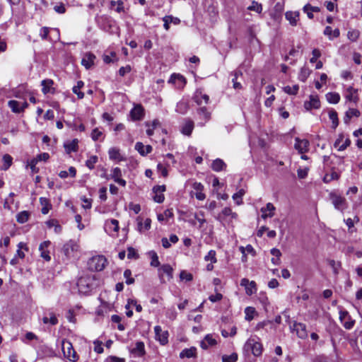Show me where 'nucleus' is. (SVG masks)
<instances>
[{"mask_svg":"<svg viewBox=\"0 0 362 362\" xmlns=\"http://www.w3.org/2000/svg\"><path fill=\"white\" fill-rule=\"evenodd\" d=\"M293 330L296 332L298 337L300 339H305L308 337L306 325L301 322H294Z\"/></svg>","mask_w":362,"mask_h":362,"instance_id":"17","label":"nucleus"},{"mask_svg":"<svg viewBox=\"0 0 362 362\" xmlns=\"http://www.w3.org/2000/svg\"><path fill=\"white\" fill-rule=\"evenodd\" d=\"M276 208L272 203H267L265 207H262L260 211L262 212V218L266 219L268 217L272 218L274 215Z\"/></svg>","mask_w":362,"mask_h":362,"instance_id":"21","label":"nucleus"},{"mask_svg":"<svg viewBox=\"0 0 362 362\" xmlns=\"http://www.w3.org/2000/svg\"><path fill=\"white\" fill-rule=\"evenodd\" d=\"M98 156H92L88 159L86 162V165L90 170L93 169L95 167V164L98 162Z\"/></svg>","mask_w":362,"mask_h":362,"instance_id":"57","label":"nucleus"},{"mask_svg":"<svg viewBox=\"0 0 362 362\" xmlns=\"http://www.w3.org/2000/svg\"><path fill=\"white\" fill-rule=\"evenodd\" d=\"M99 286V280L95 274H87L81 276L77 281L80 293L88 295Z\"/></svg>","mask_w":362,"mask_h":362,"instance_id":"1","label":"nucleus"},{"mask_svg":"<svg viewBox=\"0 0 362 362\" xmlns=\"http://www.w3.org/2000/svg\"><path fill=\"white\" fill-rule=\"evenodd\" d=\"M51 243L49 240L44 241L40 245L39 250L40 251V256L46 261H49L51 257L49 256V252L47 250L50 245Z\"/></svg>","mask_w":362,"mask_h":362,"instance_id":"25","label":"nucleus"},{"mask_svg":"<svg viewBox=\"0 0 362 362\" xmlns=\"http://www.w3.org/2000/svg\"><path fill=\"white\" fill-rule=\"evenodd\" d=\"M83 86L84 83L82 81H78L77 84L72 88L73 92L77 95L78 99H82L84 97V93L80 91V89L82 88Z\"/></svg>","mask_w":362,"mask_h":362,"instance_id":"44","label":"nucleus"},{"mask_svg":"<svg viewBox=\"0 0 362 362\" xmlns=\"http://www.w3.org/2000/svg\"><path fill=\"white\" fill-rule=\"evenodd\" d=\"M329 197L336 209L343 211L347 208V202L344 197L334 193H330Z\"/></svg>","mask_w":362,"mask_h":362,"instance_id":"7","label":"nucleus"},{"mask_svg":"<svg viewBox=\"0 0 362 362\" xmlns=\"http://www.w3.org/2000/svg\"><path fill=\"white\" fill-rule=\"evenodd\" d=\"M110 159L114 160H122L123 158L120 154L119 149L117 148H111L108 151Z\"/></svg>","mask_w":362,"mask_h":362,"instance_id":"39","label":"nucleus"},{"mask_svg":"<svg viewBox=\"0 0 362 362\" xmlns=\"http://www.w3.org/2000/svg\"><path fill=\"white\" fill-rule=\"evenodd\" d=\"M62 346L64 357L72 362H76L78 361V356L74 349L72 344L69 340L63 339Z\"/></svg>","mask_w":362,"mask_h":362,"instance_id":"4","label":"nucleus"},{"mask_svg":"<svg viewBox=\"0 0 362 362\" xmlns=\"http://www.w3.org/2000/svg\"><path fill=\"white\" fill-rule=\"evenodd\" d=\"M164 22L163 27L166 30L170 28V24L178 25L180 23V20L178 18L173 17L172 16H165L163 18Z\"/></svg>","mask_w":362,"mask_h":362,"instance_id":"31","label":"nucleus"},{"mask_svg":"<svg viewBox=\"0 0 362 362\" xmlns=\"http://www.w3.org/2000/svg\"><path fill=\"white\" fill-rule=\"evenodd\" d=\"M240 250L243 253V257H245L246 253L251 254L252 256L256 255V252L251 245H247L245 247H240Z\"/></svg>","mask_w":362,"mask_h":362,"instance_id":"51","label":"nucleus"},{"mask_svg":"<svg viewBox=\"0 0 362 362\" xmlns=\"http://www.w3.org/2000/svg\"><path fill=\"white\" fill-rule=\"evenodd\" d=\"M347 37L350 40L355 42L359 37V31L357 30H349L347 33Z\"/></svg>","mask_w":362,"mask_h":362,"instance_id":"61","label":"nucleus"},{"mask_svg":"<svg viewBox=\"0 0 362 362\" xmlns=\"http://www.w3.org/2000/svg\"><path fill=\"white\" fill-rule=\"evenodd\" d=\"M310 69L306 66H303L300 69L299 78L301 81H305L310 75Z\"/></svg>","mask_w":362,"mask_h":362,"instance_id":"58","label":"nucleus"},{"mask_svg":"<svg viewBox=\"0 0 362 362\" xmlns=\"http://www.w3.org/2000/svg\"><path fill=\"white\" fill-rule=\"evenodd\" d=\"M40 203L42 206V210H41L42 214H48L49 211L50 210V209L52 207L49 199L45 197H40Z\"/></svg>","mask_w":362,"mask_h":362,"instance_id":"41","label":"nucleus"},{"mask_svg":"<svg viewBox=\"0 0 362 362\" xmlns=\"http://www.w3.org/2000/svg\"><path fill=\"white\" fill-rule=\"evenodd\" d=\"M30 215L29 211H23L17 214L16 220L19 223H24L28 221Z\"/></svg>","mask_w":362,"mask_h":362,"instance_id":"45","label":"nucleus"},{"mask_svg":"<svg viewBox=\"0 0 362 362\" xmlns=\"http://www.w3.org/2000/svg\"><path fill=\"white\" fill-rule=\"evenodd\" d=\"M46 224L48 228H54V231L57 234L60 233L62 230V226L59 224L56 219L49 220L46 222Z\"/></svg>","mask_w":362,"mask_h":362,"instance_id":"42","label":"nucleus"},{"mask_svg":"<svg viewBox=\"0 0 362 362\" xmlns=\"http://www.w3.org/2000/svg\"><path fill=\"white\" fill-rule=\"evenodd\" d=\"M329 117L332 122L333 128H336L339 124L337 112L333 110H330L329 112Z\"/></svg>","mask_w":362,"mask_h":362,"instance_id":"52","label":"nucleus"},{"mask_svg":"<svg viewBox=\"0 0 362 362\" xmlns=\"http://www.w3.org/2000/svg\"><path fill=\"white\" fill-rule=\"evenodd\" d=\"M78 245L74 240H69L63 247V252L67 257L73 256L74 252L78 250Z\"/></svg>","mask_w":362,"mask_h":362,"instance_id":"13","label":"nucleus"},{"mask_svg":"<svg viewBox=\"0 0 362 362\" xmlns=\"http://www.w3.org/2000/svg\"><path fill=\"white\" fill-rule=\"evenodd\" d=\"M243 351L247 353L251 352L256 357L260 356L263 351L260 339L255 335L250 337L245 343Z\"/></svg>","mask_w":362,"mask_h":362,"instance_id":"2","label":"nucleus"},{"mask_svg":"<svg viewBox=\"0 0 362 362\" xmlns=\"http://www.w3.org/2000/svg\"><path fill=\"white\" fill-rule=\"evenodd\" d=\"M217 343L216 340L213 338L211 334H207L201 341L200 346L203 349H207L209 346H214Z\"/></svg>","mask_w":362,"mask_h":362,"instance_id":"28","label":"nucleus"},{"mask_svg":"<svg viewBox=\"0 0 362 362\" xmlns=\"http://www.w3.org/2000/svg\"><path fill=\"white\" fill-rule=\"evenodd\" d=\"M135 149L141 155V156H146L148 153H150L153 148L150 145L144 146L141 142H137L135 144Z\"/></svg>","mask_w":362,"mask_h":362,"instance_id":"30","label":"nucleus"},{"mask_svg":"<svg viewBox=\"0 0 362 362\" xmlns=\"http://www.w3.org/2000/svg\"><path fill=\"white\" fill-rule=\"evenodd\" d=\"M320 107V102L317 95H311L310 100L304 103V107L307 110L312 109H318Z\"/></svg>","mask_w":362,"mask_h":362,"instance_id":"15","label":"nucleus"},{"mask_svg":"<svg viewBox=\"0 0 362 362\" xmlns=\"http://www.w3.org/2000/svg\"><path fill=\"white\" fill-rule=\"evenodd\" d=\"M173 269L170 264H163L158 269V276L161 283L170 281L173 276Z\"/></svg>","mask_w":362,"mask_h":362,"instance_id":"6","label":"nucleus"},{"mask_svg":"<svg viewBox=\"0 0 362 362\" xmlns=\"http://www.w3.org/2000/svg\"><path fill=\"white\" fill-rule=\"evenodd\" d=\"M96 22L98 26L105 32L112 33L114 32L115 21L107 16H100L96 17Z\"/></svg>","mask_w":362,"mask_h":362,"instance_id":"5","label":"nucleus"},{"mask_svg":"<svg viewBox=\"0 0 362 362\" xmlns=\"http://www.w3.org/2000/svg\"><path fill=\"white\" fill-rule=\"evenodd\" d=\"M110 5L111 8L114 9L117 13H122L124 11V4L122 1H111Z\"/></svg>","mask_w":362,"mask_h":362,"instance_id":"46","label":"nucleus"},{"mask_svg":"<svg viewBox=\"0 0 362 362\" xmlns=\"http://www.w3.org/2000/svg\"><path fill=\"white\" fill-rule=\"evenodd\" d=\"M132 354L136 356H142L145 354L144 344L142 341H137L135 344V347L131 351Z\"/></svg>","mask_w":362,"mask_h":362,"instance_id":"32","label":"nucleus"},{"mask_svg":"<svg viewBox=\"0 0 362 362\" xmlns=\"http://www.w3.org/2000/svg\"><path fill=\"white\" fill-rule=\"evenodd\" d=\"M3 165L1 169L2 170H7L13 163V158L9 154H5L2 158Z\"/></svg>","mask_w":362,"mask_h":362,"instance_id":"43","label":"nucleus"},{"mask_svg":"<svg viewBox=\"0 0 362 362\" xmlns=\"http://www.w3.org/2000/svg\"><path fill=\"white\" fill-rule=\"evenodd\" d=\"M8 106L13 112L21 113L28 107V103L26 101L21 103L15 100H11L8 102Z\"/></svg>","mask_w":362,"mask_h":362,"instance_id":"9","label":"nucleus"},{"mask_svg":"<svg viewBox=\"0 0 362 362\" xmlns=\"http://www.w3.org/2000/svg\"><path fill=\"white\" fill-rule=\"evenodd\" d=\"M359 111L356 109H349L346 112V115L344 118V122L345 123H349L350 119L355 116V117H358L359 116Z\"/></svg>","mask_w":362,"mask_h":362,"instance_id":"48","label":"nucleus"},{"mask_svg":"<svg viewBox=\"0 0 362 362\" xmlns=\"http://www.w3.org/2000/svg\"><path fill=\"white\" fill-rule=\"evenodd\" d=\"M177 81L180 83L179 86H183L186 83V80L184 76L175 74L170 76L168 83H175Z\"/></svg>","mask_w":362,"mask_h":362,"instance_id":"40","label":"nucleus"},{"mask_svg":"<svg viewBox=\"0 0 362 362\" xmlns=\"http://www.w3.org/2000/svg\"><path fill=\"white\" fill-rule=\"evenodd\" d=\"M42 322L44 324H51L55 325L58 323V319L53 312H49L48 316H44L42 317Z\"/></svg>","mask_w":362,"mask_h":362,"instance_id":"35","label":"nucleus"},{"mask_svg":"<svg viewBox=\"0 0 362 362\" xmlns=\"http://www.w3.org/2000/svg\"><path fill=\"white\" fill-rule=\"evenodd\" d=\"M326 98L329 103L337 104L339 102L340 95L337 93H328L326 94Z\"/></svg>","mask_w":362,"mask_h":362,"instance_id":"47","label":"nucleus"},{"mask_svg":"<svg viewBox=\"0 0 362 362\" xmlns=\"http://www.w3.org/2000/svg\"><path fill=\"white\" fill-rule=\"evenodd\" d=\"M111 178L114 180L118 185L124 187L126 185V181L122 178V170L119 168H115L112 170Z\"/></svg>","mask_w":362,"mask_h":362,"instance_id":"18","label":"nucleus"},{"mask_svg":"<svg viewBox=\"0 0 362 362\" xmlns=\"http://www.w3.org/2000/svg\"><path fill=\"white\" fill-rule=\"evenodd\" d=\"M137 228L139 232L148 230L151 228V220L150 218H146L143 223V218L138 216L136 218Z\"/></svg>","mask_w":362,"mask_h":362,"instance_id":"22","label":"nucleus"},{"mask_svg":"<svg viewBox=\"0 0 362 362\" xmlns=\"http://www.w3.org/2000/svg\"><path fill=\"white\" fill-rule=\"evenodd\" d=\"M194 122L189 118H186L184 119L182 125L181 132L185 135L190 136L194 129Z\"/></svg>","mask_w":362,"mask_h":362,"instance_id":"19","label":"nucleus"},{"mask_svg":"<svg viewBox=\"0 0 362 362\" xmlns=\"http://www.w3.org/2000/svg\"><path fill=\"white\" fill-rule=\"evenodd\" d=\"M105 362H125V359L115 356H110L106 358Z\"/></svg>","mask_w":362,"mask_h":362,"instance_id":"64","label":"nucleus"},{"mask_svg":"<svg viewBox=\"0 0 362 362\" xmlns=\"http://www.w3.org/2000/svg\"><path fill=\"white\" fill-rule=\"evenodd\" d=\"M197 356V349L195 347H191L189 349H185L180 354L181 358H195Z\"/></svg>","mask_w":362,"mask_h":362,"instance_id":"33","label":"nucleus"},{"mask_svg":"<svg viewBox=\"0 0 362 362\" xmlns=\"http://www.w3.org/2000/svg\"><path fill=\"white\" fill-rule=\"evenodd\" d=\"M205 261H210L211 263H216L217 259L216 257V251L211 250L208 254L204 257Z\"/></svg>","mask_w":362,"mask_h":362,"instance_id":"60","label":"nucleus"},{"mask_svg":"<svg viewBox=\"0 0 362 362\" xmlns=\"http://www.w3.org/2000/svg\"><path fill=\"white\" fill-rule=\"evenodd\" d=\"M154 332L156 334V339L160 342L161 345H165L168 342V332L163 331L161 327L158 325L154 327Z\"/></svg>","mask_w":362,"mask_h":362,"instance_id":"10","label":"nucleus"},{"mask_svg":"<svg viewBox=\"0 0 362 362\" xmlns=\"http://www.w3.org/2000/svg\"><path fill=\"white\" fill-rule=\"evenodd\" d=\"M119 222L116 219H110L105 221V229L110 235L117 233L119 231Z\"/></svg>","mask_w":362,"mask_h":362,"instance_id":"14","label":"nucleus"},{"mask_svg":"<svg viewBox=\"0 0 362 362\" xmlns=\"http://www.w3.org/2000/svg\"><path fill=\"white\" fill-rule=\"evenodd\" d=\"M255 313V309L254 308L247 307L245 309V320L247 321H251L254 318Z\"/></svg>","mask_w":362,"mask_h":362,"instance_id":"50","label":"nucleus"},{"mask_svg":"<svg viewBox=\"0 0 362 362\" xmlns=\"http://www.w3.org/2000/svg\"><path fill=\"white\" fill-rule=\"evenodd\" d=\"M238 354L233 353L230 355H223L222 356V362H236L238 361Z\"/></svg>","mask_w":362,"mask_h":362,"instance_id":"53","label":"nucleus"},{"mask_svg":"<svg viewBox=\"0 0 362 362\" xmlns=\"http://www.w3.org/2000/svg\"><path fill=\"white\" fill-rule=\"evenodd\" d=\"M324 34L329 37V40H332L333 38H337L339 36L340 32L338 28L334 29L332 30V28L330 26H327L325 28Z\"/></svg>","mask_w":362,"mask_h":362,"instance_id":"37","label":"nucleus"},{"mask_svg":"<svg viewBox=\"0 0 362 362\" xmlns=\"http://www.w3.org/2000/svg\"><path fill=\"white\" fill-rule=\"evenodd\" d=\"M345 98L349 101L356 103L358 100L357 89L349 86L346 90Z\"/></svg>","mask_w":362,"mask_h":362,"instance_id":"29","label":"nucleus"},{"mask_svg":"<svg viewBox=\"0 0 362 362\" xmlns=\"http://www.w3.org/2000/svg\"><path fill=\"white\" fill-rule=\"evenodd\" d=\"M286 19L292 26H296L300 20V13L298 11H287L285 13Z\"/></svg>","mask_w":362,"mask_h":362,"instance_id":"20","label":"nucleus"},{"mask_svg":"<svg viewBox=\"0 0 362 362\" xmlns=\"http://www.w3.org/2000/svg\"><path fill=\"white\" fill-rule=\"evenodd\" d=\"M339 320L346 329H351L355 324V320H354L349 313L344 310H339Z\"/></svg>","mask_w":362,"mask_h":362,"instance_id":"8","label":"nucleus"},{"mask_svg":"<svg viewBox=\"0 0 362 362\" xmlns=\"http://www.w3.org/2000/svg\"><path fill=\"white\" fill-rule=\"evenodd\" d=\"M245 192L244 189H240L237 193H235L233 195V199L236 202L237 204H240L242 203V197L245 194Z\"/></svg>","mask_w":362,"mask_h":362,"instance_id":"59","label":"nucleus"},{"mask_svg":"<svg viewBox=\"0 0 362 362\" xmlns=\"http://www.w3.org/2000/svg\"><path fill=\"white\" fill-rule=\"evenodd\" d=\"M247 9L260 13L262 11V6L261 4L253 1L252 5L248 6Z\"/></svg>","mask_w":362,"mask_h":362,"instance_id":"55","label":"nucleus"},{"mask_svg":"<svg viewBox=\"0 0 362 362\" xmlns=\"http://www.w3.org/2000/svg\"><path fill=\"white\" fill-rule=\"evenodd\" d=\"M53 85V81L51 79H46L43 80L42 81V92L43 93L46 94L47 93H49L50 88Z\"/></svg>","mask_w":362,"mask_h":362,"instance_id":"49","label":"nucleus"},{"mask_svg":"<svg viewBox=\"0 0 362 362\" xmlns=\"http://www.w3.org/2000/svg\"><path fill=\"white\" fill-rule=\"evenodd\" d=\"M107 264V259L103 255L91 257L88 262V267L92 271H102Z\"/></svg>","mask_w":362,"mask_h":362,"instance_id":"3","label":"nucleus"},{"mask_svg":"<svg viewBox=\"0 0 362 362\" xmlns=\"http://www.w3.org/2000/svg\"><path fill=\"white\" fill-rule=\"evenodd\" d=\"M240 286L245 289V293L248 296H252L257 292V285L254 281H250L249 279L243 278L240 281Z\"/></svg>","mask_w":362,"mask_h":362,"instance_id":"11","label":"nucleus"},{"mask_svg":"<svg viewBox=\"0 0 362 362\" xmlns=\"http://www.w3.org/2000/svg\"><path fill=\"white\" fill-rule=\"evenodd\" d=\"M133 120H141L144 117V108L141 105H137L130 112Z\"/></svg>","mask_w":362,"mask_h":362,"instance_id":"26","label":"nucleus"},{"mask_svg":"<svg viewBox=\"0 0 362 362\" xmlns=\"http://www.w3.org/2000/svg\"><path fill=\"white\" fill-rule=\"evenodd\" d=\"M78 140L77 139H74L71 141H67L64 143V147L67 153H71V152H76L78 151Z\"/></svg>","mask_w":362,"mask_h":362,"instance_id":"27","label":"nucleus"},{"mask_svg":"<svg viewBox=\"0 0 362 362\" xmlns=\"http://www.w3.org/2000/svg\"><path fill=\"white\" fill-rule=\"evenodd\" d=\"M298 89H299L298 85H294L293 86H287L284 88V90L285 91V93H286L289 95L297 94Z\"/></svg>","mask_w":362,"mask_h":362,"instance_id":"56","label":"nucleus"},{"mask_svg":"<svg viewBox=\"0 0 362 362\" xmlns=\"http://www.w3.org/2000/svg\"><path fill=\"white\" fill-rule=\"evenodd\" d=\"M197 113L199 115L200 118L204 119V122L199 123L201 126H204V124L209 120L210 119V112L207 111L206 107H202L197 110Z\"/></svg>","mask_w":362,"mask_h":362,"instance_id":"34","label":"nucleus"},{"mask_svg":"<svg viewBox=\"0 0 362 362\" xmlns=\"http://www.w3.org/2000/svg\"><path fill=\"white\" fill-rule=\"evenodd\" d=\"M165 185H157L153 187V193L154 194L153 199L157 203H162L165 199L163 194L165 191Z\"/></svg>","mask_w":362,"mask_h":362,"instance_id":"12","label":"nucleus"},{"mask_svg":"<svg viewBox=\"0 0 362 362\" xmlns=\"http://www.w3.org/2000/svg\"><path fill=\"white\" fill-rule=\"evenodd\" d=\"M189 110V104L187 101L181 100L179 103H177L176 105V112L184 115L187 113V112Z\"/></svg>","mask_w":362,"mask_h":362,"instance_id":"38","label":"nucleus"},{"mask_svg":"<svg viewBox=\"0 0 362 362\" xmlns=\"http://www.w3.org/2000/svg\"><path fill=\"white\" fill-rule=\"evenodd\" d=\"M180 278L182 281H191L193 279V276L191 273L183 270L180 274Z\"/></svg>","mask_w":362,"mask_h":362,"instance_id":"62","label":"nucleus"},{"mask_svg":"<svg viewBox=\"0 0 362 362\" xmlns=\"http://www.w3.org/2000/svg\"><path fill=\"white\" fill-rule=\"evenodd\" d=\"M226 164L220 158L214 160L211 164V168L216 172L221 171L226 168Z\"/></svg>","mask_w":362,"mask_h":362,"instance_id":"36","label":"nucleus"},{"mask_svg":"<svg viewBox=\"0 0 362 362\" xmlns=\"http://www.w3.org/2000/svg\"><path fill=\"white\" fill-rule=\"evenodd\" d=\"M221 215L223 216H230L232 219H236L238 217L237 214L233 212L230 207H225L221 212Z\"/></svg>","mask_w":362,"mask_h":362,"instance_id":"54","label":"nucleus"},{"mask_svg":"<svg viewBox=\"0 0 362 362\" xmlns=\"http://www.w3.org/2000/svg\"><path fill=\"white\" fill-rule=\"evenodd\" d=\"M95 59V56L93 53L87 52L82 58L81 64L86 69H89L93 65Z\"/></svg>","mask_w":362,"mask_h":362,"instance_id":"23","label":"nucleus"},{"mask_svg":"<svg viewBox=\"0 0 362 362\" xmlns=\"http://www.w3.org/2000/svg\"><path fill=\"white\" fill-rule=\"evenodd\" d=\"M194 100L198 105H202L203 103H209V97L208 95L202 93L201 90H197L194 95Z\"/></svg>","mask_w":362,"mask_h":362,"instance_id":"24","label":"nucleus"},{"mask_svg":"<svg viewBox=\"0 0 362 362\" xmlns=\"http://www.w3.org/2000/svg\"><path fill=\"white\" fill-rule=\"evenodd\" d=\"M296 143H295V148L300 153H304L309 150V145L310 143L308 140L307 139H300L299 138H296Z\"/></svg>","mask_w":362,"mask_h":362,"instance_id":"16","label":"nucleus"},{"mask_svg":"<svg viewBox=\"0 0 362 362\" xmlns=\"http://www.w3.org/2000/svg\"><path fill=\"white\" fill-rule=\"evenodd\" d=\"M124 276L126 279V284L128 285L132 284L134 282V279L132 277V272L130 269H126L124 272Z\"/></svg>","mask_w":362,"mask_h":362,"instance_id":"63","label":"nucleus"}]
</instances>
